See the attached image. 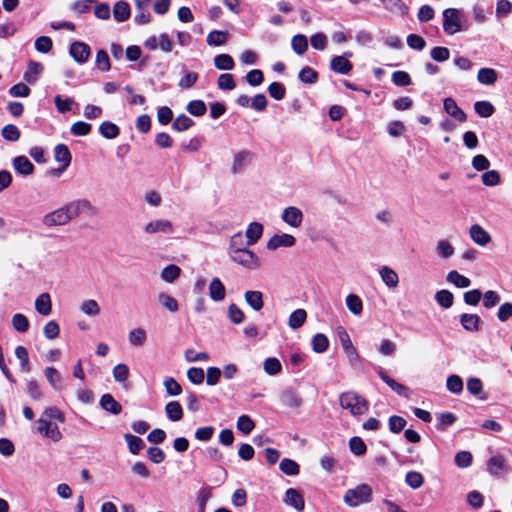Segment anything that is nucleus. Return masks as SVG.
<instances>
[{"label":"nucleus","mask_w":512,"mask_h":512,"mask_svg":"<svg viewBox=\"0 0 512 512\" xmlns=\"http://www.w3.org/2000/svg\"><path fill=\"white\" fill-rule=\"evenodd\" d=\"M446 280L457 288H467L471 285V280L456 270L448 272Z\"/></svg>","instance_id":"nucleus-31"},{"label":"nucleus","mask_w":512,"mask_h":512,"mask_svg":"<svg viewBox=\"0 0 512 512\" xmlns=\"http://www.w3.org/2000/svg\"><path fill=\"white\" fill-rule=\"evenodd\" d=\"M100 405L104 410L114 415H118L122 410V406L110 394H104L101 397Z\"/></svg>","instance_id":"nucleus-30"},{"label":"nucleus","mask_w":512,"mask_h":512,"mask_svg":"<svg viewBox=\"0 0 512 512\" xmlns=\"http://www.w3.org/2000/svg\"><path fill=\"white\" fill-rule=\"evenodd\" d=\"M226 290L221 282V280L217 277L213 278L209 284V296L213 301L219 302L225 298Z\"/></svg>","instance_id":"nucleus-24"},{"label":"nucleus","mask_w":512,"mask_h":512,"mask_svg":"<svg viewBox=\"0 0 512 512\" xmlns=\"http://www.w3.org/2000/svg\"><path fill=\"white\" fill-rule=\"evenodd\" d=\"M445 112L459 122H464L467 118L465 112L459 108L456 101L448 97L443 103Z\"/></svg>","instance_id":"nucleus-20"},{"label":"nucleus","mask_w":512,"mask_h":512,"mask_svg":"<svg viewBox=\"0 0 512 512\" xmlns=\"http://www.w3.org/2000/svg\"><path fill=\"white\" fill-rule=\"evenodd\" d=\"M214 65L219 70H232L234 68V60L228 54H219L214 58Z\"/></svg>","instance_id":"nucleus-46"},{"label":"nucleus","mask_w":512,"mask_h":512,"mask_svg":"<svg viewBox=\"0 0 512 512\" xmlns=\"http://www.w3.org/2000/svg\"><path fill=\"white\" fill-rule=\"evenodd\" d=\"M463 329L470 333H476L481 330L483 321L479 315L473 313H463L459 317Z\"/></svg>","instance_id":"nucleus-15"},{"label":"nucleus","mask_w":512,"mask_h":512,"mask_svg":"<svg viewBox=\"0 0 512 512\" xmlns=\"http://www.w3.org/2000/svg\"><path fill=\"white\" fill-rule=\"evenodd\" d=\"M263 368H264V371L268 374V375H276L278 373L281 372L282 370V365L280 363V361L275 358V357H270V358H267L264 363H263Z\"/></svg>","instance_id":"nucleus-54"},{"label":"nucleus","mask_w":512,"mask_h":512,"mask_svg":"<svg viewBox=\"0 0 512 512\" xmlns=\"http://www.w3.org/2000/svg\"><path fill=\"white\" fill-rule=\"evenodd\" d=\"M194 124L193 120L188 116L182 114L176 117L173 121V128L179 132L188 130Z\"/></svg>","instance_id":"nucleus-61"},{"label":"nucleus","mask_w":512,"mask_h":512,"mask_svg":"<svg viewBox=\"0 0 512 512\" xmlns=\"http://www.w3.org/2000/svg\"><path fill=\"white\" fill-rule=\"evenodd\" d=\"M15 356L20 361L21 368L24 372L30 371L29 355L28 351L24 346H17L15 349Z\"/></svg>","instance_id":"nucleus-58"},{"label":"nucleus","mask_w":512,"mask_h":512,"mask_svg":"<svg viewBox=\"0 0 512 512\" xmlns=\"http://www.w3.org/2000/svg\"><path fill=\"white\" fill-rule=\"evenodd\" d=\"M12 326L16 331L24 333L29 329V321L25 315L16 313L12 317Z\"/></svg>","instance_id":"nucleus-55"},{"label":"nucleus","mask_w":512,"mask_h":512,"mask_svg":"<svg viewBox=\"0 0 512 512\" xmlns=\"http://www.w3.org/2000/svg\"><path fill=\"white\" fill-rule=\"evenodd\" d=\"M474 110L480 117L484 118H488L494 113V107L488 101H477L474 104Z\"/></svg>","instance_id":"nucleus-53"},{"label":"nucleus","mask_w":512,"mask_h":512,"mask_svg":"<svg viewBox=\"0 0 512 512\" xmlns=\"http://www.w3.org/2000/svg\"><path fill=\"white\" fill-rule=\"evenodd\" d=\"M99 132L106 139H115L119 136L120 129L116 124L104 121L99 126Z\"/></svg>","instance_id":"nucleus-35"},{"label":"nucleus","mask_w":512,"mask_h":512,"mask_svg":"<svg viewBox=\"0 0 512 512\" xmlns=\"http://www.w3.org/2000/svg\"><path fill=\"white\" fill-rule=\"evenodd\" d=\"M280 218L289 227L298 229L303 223L304 214L300 208L296 206H288L282 210Z\"/></svg>","instance_id":"nucleus-10"},{"label":"nucleus","mask_w":512,"mask_h":512,"mask_svg":"<svg viewBox=\"0 0 512 512\" xmlns=\"http://www.w3.org/2000/svg\"><path fill=\"white\" fill-rule=\"evenodd\" d=\"M69 53L77 63L83 64L89 59L91 50L86 43L75 41L71 44Z\"/></svg>","instance_id":"nucleus-16"},{"label":"nucleus","mask_w":512,"mask_h":512,"mask_svg":"<svg viewBox=\"0 0 512 512\" xmlns=\"http://www.w3.org/2000/svg\"><path fill=\"white\" fill-rule=\"evenodd\" d=\"M128 341L133 347H141L147 341V332L141 327L134 328L128 333Z\"/></svg>","instance_id":"nucleus-27"},{"label":"nucleus","mask_w":512,"mask_h":512,"mask_svg":"<svg viewBox=\"0 0 512 512\" xmlns=\"http://www.w3.org/2000/svg\"><path fill=\"white\" fill-rule=\"evenodd\" d=\"M254 159V154L249 150H240L233 155L231 163V173L238 175L243 173L251 164Z\"/></svg>","instance_id":"nucleus-8"},{"label":"nucleus","mask_w":512,"mask_h":512,"mask_svg":"<svg viewBox=\"0 0 512 512\" xmlns=\"http://www.w3.org/2000/svg\"><path fill=\"white\" fill-rule=\"evenodd\" d=\"M347 309L355 316L361 315L363 311V302L356 294H348L345 298Z\"/></svg>","instance_id":"nucleus-29"},{"label":"nucleus","mask_w":512,"mask_h":512,"mask_svg":"<svg viewBox=\"0 0 512 512\" xmlns=\"http://www.w3.org/2000/svg\"><path fill=\"white\" fill-rule=\"evenodd\" d=\"M280 470L289 476H295L299 474V465L292 459L284 458L279 464Z\"/></svg>","instance_id":"nucleus-49"},{"label":"nucleus","mask_w":512,"mask_h":512,"mask_svg":"<svg viewBox=\"0 0 512 512\" xmlns=\"http://www.w3.org/2000/svg\"><path fill=\"white\" fill-rule=\"evenodd\" d=\"M165 412L167 417L173 422L179 421L183 417L182 406L177 401L168 402L165 406Z\"/></svg>","instance_id":"nucleus-34"},{"label":"nucleus","mask_w":512,"mask_h":512,"mask_svg":"<svg viewBox=\"0 0 512 512\" xmlns=\"http://www.w3.org/2000/svg\"><path fill=\"white\" fill-rule=\"evenodd\" d=\"M379 275L383 283L390 289L396 288L399 284V276L395 270L389 266H383L379 270Z\"/></svg>","instance_id":"nucleus-22"},{"label":"nucleus","mask_w":512,"mask_h":512,"mask_svg":"<svg viewBox=\"0 0 512 512\" xmlns=\"http://www.w3.org/2000/svg\"><path fill=\"white\" fill-rule=\"evenodd\" d=\"M501 181V177L498 171L488 170L482 175V182L486 186L494 187Z\"/></svg>","instance_id":"nucleus-63"},{"label":"nucleus","mask_w":512,"mask_h":512,"mask_svg":"<svg viewBox=\"0 0 512 512\" xmlns=\"http://www.w3.org/2000/svg\"><path fill=\"white\" fill-rule=\"evenodd\" d=\"M250 246L251 245H248L247 243L245 234H242V232H237L230 237L227 252L234 249H243Z\"/></svg>","instance_id":"nucleus-43"},{"label":"nucleus","mask_w":512,"mask_h":512,"mask_svg":"<svg viewBox=\"0 0 512 512\" xmlns=\"http://www.w3.org/2000/svg\"><path fill=\"white\" fill-rule=\"evenodd\" d=\"M124 438L126 440V443L128 445L129 451L133 455H137L140 453V451L144 447V442L141 438L134 436L132 434H125Z\"/></svg>","instance_id":"nucleus-45"},{"label":"nucleus","mask_w":512,"mask_h":512,"mask_svg":"<svg viewBox=\"0 0 512 512\" xmlns=\"http://www.w3.org/2000/svg\"><path fill=\"white\" fill-rule=\"evenodd\" d=\"M437 304L445 309L450 308L454 302V296L449 290H439L435 294Z\"/></svg>","instance_id":"nucleus-42"},{"label":"nucleus","mask_w":512,"mask_h":512,"mask_svg":"<svg viewBox=\"0 0 512 512\" xmlns=\"http://www.w3.org/2000/svg\"><path fill=\"white\" fill-rule=\"evenodd\" d=\"M372 488L367 484H360L354 488L348 489L344 496L343 502L351 508L367 504L372 501Z\"/></svg>","instance_id":"nucleus-5"},{"label":"nucleus","mask_w":512,"mask_h":512,"mask_svg":"<svg viewBox=\"0 0 512 512\" xmlns=\"http://www.w3.org/2000/svg\"><path fill=\"white\" fill-rule=\"evenodd\" d=\"M311 345L315 353H324L329 347V340L323 333H317L313 336Z\"/></svg>","instance_id":"nucleus-39"},{"label":"nucleus","mask_w":512,"mask_h":512,"mask_svg":"<svg viewBox=\"0 0 512 512\" xmlns=\"http://www.w3.org/2000/svg\"><path fill=\"white\" fill-rule=\"evenodd\" d=\"M227 254L233 263L244 269L254 271L259 269L261 266L259 256L250 250L249 247L243 249H234L232 251H228Z\"/></svg>","instance_id":"nucleus-4"},{"label":"nucleus","mask_w":512,"mask_h":512,"mask_svg":"<svg viewBox=\"0 0 512 512\" xmlns=\"http://www.w3.org/2000/svg\"><path fill=\"white\" fill-rule=\"evenodd\" d=\"M181 273V269L174 264L164 267L161 271V279L167 283H173Z\"/></svg>","instance_id":"nucleus-44"},{"label":"nucleus","mask_w":512,"mask_h":512,"mask_svg":"<svg viewBox=\"0 0 512 512\" xmlns=\"http://www.w3.org/2000/svg\"><path fill=\"white\" fill-rule=\"evenodd\" d=\"M96 207L87 199H76L47 213L42 219L46 227L63 226L81 214L95 215Z\"/></svg>","instance_id":"nucleus-1"},{"label":"nucleus","mask_w":512,"mask_h":512,"mask_svg":"<svg viewBox=\"0 0 512 512\" xmlns=\"http://www.w3.org/2000/svg\"><path fill=\"white\" fill-rule=\"evenodd\" d=\"M497 78V72L492 68H481L477 74V80L484 85L494 84Z\"/></svg>","instance_id":"nucleus-36"},{"label":"nucleus","mask_w":512,"mask_h":512,"mask_svg":"<svg viewBox=\"0 0 512 512\" xmlns=\"http://www.w3.org/2000/svg\"><path fill=\"white\" fill-rule=\"evenodd\" d=\"M237 429L244 434H250L255 427L254 421L247 415H241L236 423Z\"/></svg>","instance_id":"nucleus-56"},{"label":"nucleus","mask_w":512,"mask_h":512,"mask_svg":"<svg viewBox=\"0 0 512 512\" xmlns=\"http://www.w3.org/2000/svg\"><path fill=\"white\" fill-rule=\"evenodd\" d=\"M43 71L42 64L31 61L28 64V70L24 75V78L29 83H34L37 80L38 75Z\"/></svg>","instance_id":"nucleus-50"},{"label":"nucleus","mask_w":512,"mask_h":512,"mask_svg":"<svg viewBox=\"0 0 512 512\" xmlns=\"http://www.w3.org/2000/svg\"><path fill=\"white\" fill-rule=\"evenodd\" d=\"M447 389L454 394H459L463 390V381L458 375H451L446 381Z\"/></svg>","instance_id":"nucleus-59"},{"label":"nucleus","mask_w":512,"mask_h":512,"mask_svg":"<svg viewBox=\"0 0 512 512\" xmlns=\"http://www.w3.org/2000/svg\"><path fill=\"white\" fill-rule=\"evenodd\" d=\"M113 16L119 22L127 20L130 17V7L128 3L124 1L117 2L113 9Z\"/></svg>","instance_id":"nucleus-41"},{"label":"nucleus","mask_w":512,"mask_h":512,"mask_svg":"<svg viewBox=\"0 0 512 512\" xmlns=\"http://www.w3.org/2000/svg\"><path fill=\"white\" fill-rule=\"evenodd\" d=\"M228 33L222 30H214L207 35V44L209 46H221L228 40Z\"/></svg>","instance_id":"nucleus-37"},{"label":"nucleus","mask_w":512,"mask_h":512,"mask_svg":"<svg viewBox=\"0 0 512 512\" xmlns=\"http://www.w3.org/2000/svg\"><path fill=\"white\" fill-rule=\"evenodd\" d=\"M112 374L116 382H126L130 374L129 367L124 363H119L113 367Z\"/></svg>","instance_id":"nucleus-48"},{"label":"nucleus","mask_w":512,"mask_h":512,"mask_svg":"<svg viewBox=\"0 0 512 512\" xmlns=\"http://www.w3.org/2000/svg\"><path fill=\"white\" fill-rule=\"evenodd\" d=\"M379 377L397 394L408 396V388L389 377L383 370H379Z\"/></svg>","instance_id":"nucleus-32"},{"label":"nucleus","mask_w":512,"mask_h":512,"mask_svg":"<svg viewBox=\"0 0 512 512\" xmlns=\"http://www.w3.org/2000/svg\"><path fill=\"white\" fill-rule=\"evenodd\" d=\"M291 46L295 53L301 55L308 48V40L305 35L297 34L291 40Z\"/></svg>","instance_id":"nucleus-47"},{"label":"nucleus","mask_w":512,"mask_h":512,"mask_svg":"<svg viewBox=\"0 0 512 512\" xmlns=\"http://www.w3.org/2000/svg\"><path fill=\"white\" fill-rule=\"evenodd\" d=\"M163 385L169 396H178L182 393L181 385L173 377H165Z\"/></svg>","instance_id":"nucleus-52"},{"label":"nucleus","mask_w":512,"mask_h":512,"mask_svg":"<svg viewBox=\"0 0 512 512\" xmlns=\"http://www.w3.org/2000/svg\"><path fill=\"white\" fill-rule=\"evenodd\" d=\"M14 169L21 175L28 176L33 173L34 166L25 156H18L13 160Z\"/></svg>","instance_id":"nucleus-28"},{"label":"nucleus","mask_w":512,"mask_h":512,"mask_svg":"<svg viewBox=\"0 0 512 512\" xmlns=\"http://www.w3.org/2000/svg\"><path fill=\"white\" fill-rule=\"evenodd\" d=\"M483 297V306L486 309H491L500 303L501 297L498 292L494 290H488L484 294Z\"/></svg>","instance_id":"nucleus-51"},{"label":"nucleus","mask_w":512,"mask_h":512,"mask_svg":"<svg viewBox=\"0 0 512 512\" xmlns=\"http://www.w3.org/2000/svg\"><path fill=\"white\" fill-rule=\"evenodd\" d=\"M280 402L283 406L296 409L302 405L303 400L297 391L292 388H287L282 391Z\"/></svg>","instance_id":"nucleus-18"},{"label":"nucleus","mask_w":512,"mask_h":512,"mask_svg":"<svg viewBox=\"0 0 512 512\" xmlns=\"http://www.w3.org/2000/svg\"><path fill=\"white\" fill-rule=\"evenodd\" d=\"M299 79L305 84H313L318 79V73L310 67H304L299 73Z\"/></svg>","instance_id":"nucleus-64"},{"label":"nucleus","mask_w":512,"mask_h":512,"mask_svg":"<svg viewBox=\"0 0 512 512\" xmlns=\"http://www.w3.org/2000/svg\"><path fill=\"white\" fill-rule=\"evenodd\" d=\"M43 334L49 340L57 338L60 334V327L58 323L54 320L48 321L43 327Z\"/></svg>","instance_id":"nucleus-60"},{"label":"nucleus","mask_w":512,"mask_h":512,"mask_svg":"<svg viewBox=\"0 0 512 512\" xmlns=\"http://www.w3.org/2000/svg\"><path fill=\"white\" fill-rule=\"evenodd\" d=\"M64 422L65 416L60 409L57 407H47L43 410L36 422L37 432L40 436L57 443L63 438L58 423Z\"/></svg>","instance_id":"nucleus-2"},{"label":"nucleus","mask_w":512,"mask_h":512,"mask_svg":"<svg viewBox=\"0 0 512 512\" xmlns=\"http://www.w3.org/2000/svg\"><path fill=\"white\" fill-rule=\"evenodd\" d=\"M54 160L61 164V167L55 171V175L60 176L71 163V153L65 144L55 146Z\"/></svg>","instance_id":"nucleus-12"},{"label":"nucleus","mask_w":512,"mask_h":512,"mask_svg":"<svg viewBox=\"0 0 512 512\" xmlns=\"http://www.w3.org/2000/svg\"><path fill=\"white\" fill-rule=\"evenodd\" d=\"M157 303L170 313H176L179 310V304L176 298L166 292L157 294Z\"/></svg>","instance_id":"nucleus-23"},{"label":"nucleus","mask_w":512,"mask_h":512,"mask_svg":"<svg viewBox=\"0 0 512 512\" xmlns=\"http://www.w3.org/2000/svg\"><path fill=\"white\" fill-rule=\"evenodd\" d=\"M352 53L347 52L341 56H335L331 59L330 68L339 74H348L352 70V64L349 62L348 57H351Z\"/></svg>","instance_id":"nucleus-17"},{"label":"nucleus","mask_w":512,"mask_h":512,"mask_svg":"<svg viewBox=\"0 0 512 512\" xmlns=\"http://www.w3.org/2000/svg\"><path fill=\"white\" fill-rule=\"evenodd\" d=\"M435 251L442 259H449L455 253L454 246L446 239L439 240L436 243Z\"/></svg>","instance_id":"nucleus-33"},{"label":"nucleus","mask_w":512,"mask_h":512,"mask_svg":"<svg viewBox=\"0 0 512 512\" xmlns=\"http://www.w3.org/2000/svg\"><path fill=\"white\" fill-rule=\"evenodd\" d=\"M283 502L297 512H302L305 507L304 497L300 491L295 488H288L285 492Z\"/></svg>","instance_id":"nucleus-14"},{"label":"nucleus","mask_w":512,"mask_h":512,"mask_svg":"<svg viewBox=\"0 0 512 512\" xmlns=\"http://www.w3.org/2000/svg\"><path fill=\"white\" fill-rule=\"evenodd\" d=\"M246 303L255 311H259L263 308V294L258 290H249L244 294Z\"/></svg>","instance_id":"nucleus-26"},{"label":"nucleus","mask_w":512,"mask_h":512,"mask_svg":"<svg viewBox=\"0 0 512 512\" xmlns=\"http://www.w3.org/2000/svg\"><path fill=\"white\" fill-rule=\"evenodd\" d=\"M340 406L348 410L352 416H360L367 413L369 409L368 401L359 394L349 391L339 396Z\"/></svg>","instance_id":"nucleus-3"},{"label":"nucleus","mask_w":512,"mask_h":512,"mask_svg":"<svg viewBox=\"0 0 512 512\" xmlns=\"http://www.w3.org/2000/svg\"><path fill=\"white\" fill-rule=\"evenodd\" d=\"M487 471L491 476L501 477L511 471L504 455L495 454L487 461Z\"/></svg>","instance_id":"nucleus-9"},{"label":"nucleus","mask_w":512,"mask_h":512,"mask_svg":"<svg viewBox=\"0 0 512 512\" xmlns=\"http://www.w3.org/2000/svg\"><path fill=\"white\" fill-rule=\"evenodd\" d=\"M80 311L89 317H96L100 314L101 309L96 300L88 299L80 304Z\"/></svg>","instance_id":"nucleus-38"},{"label":"nucleus","mask_w":512,"mask_h":512,"mask_svg":"<svg viewBox=\"0 0 512 512\" xmlns=\"http://www.w3.org/2000/svg\"><path fill=\"white\" fill-rule=\"evenodd\" d=\"M405 482L413 489H418L423 485L424 478L421 473L417 471H410L406 474Z\"/></svg>","instance_id":"nucleus-57"},{"label":"nucleus","mask_w":512,"mask_h":512,"mask_svg":"<svg viewBox=\"0 0 512 512\" xmlns=\"http://www.w3.org/2000/svg\"><path fill=\"white\" fill-rule=\"evenodd\" d=\"M36 311L43 316H48L52 311V301L48 293L40 294L35 300Z\"/></svg>","instance_id":"nucleus-25"},{"label":"nucleus","mask_w":512,"mask_h":512,"mask_svg":"<svg viewBox=\"0 0 512 512\" xmlns=\"http://www.w3.org/2000/svg\"><path fill=\"white\" fill-rule=\"evenodd\" d=\"M470 239L476 245L485 247L492 242V237L488 231H486L481 225L473 224L469 228Z\"/></svg>","instance_id":"nucleus-13"},{"label":"nucleus","mask_w":512,"mask_h":512,"mask_svg":"<svg viewBox=\"0 0 512 512\" xmlns=\"http://www.w3.org/2000/svg\"><path fill=\"white\" fill-rule=\"evenodd\" d=\"M228 317L234 324H241L245 320L244 312L235 304L229 305Z\"/></svg>","instance_id":"nucleus-62"},{"label":"nucleus","mask_w":512,"mask_h":512,"mask_svg":"<svg viewBox=\"0 0 512 512\" xmlns=\"http://www.w3.org/2000/svg\"><path fill=\"white\" fill-rule=\"evenodd\" d=\"M44 375L51 388L55 391H62L65 388L61 373L54 367H46L44 369Z\"/></svg>","instance_id":"nucleus-19"},{"label":"nucleus","mask_w":512,"mask_h":512,"mask_svg":"<svg viewBox=\"0 0 512 512\" xmlns=\"http://www.w3.org/2000/svg\"><path fill=\"white\" fill-rule=\"evenodd\" d=\"M306 318V311L304 309H297L290 314L288 325L292 329H298L304 324Z\"/></svg>","instance_id":"nucleus-40"},{"label":"nucleus","mask_w":512,"mask_h":512,"mask_svg":"<svg viewBox=\"0 0 512 512\" xmlns=\"http://www.w3.org/2000/svg\"><path fill=\"white\" fill-rule=\"evenodd\" d=\"M143 232L148 236L155 234H172L174 233V225L167 219H152L144 225Z\"/></svg>","instance_id":"nucleus-7"},{"label":"nucleus","mask_w":512,"mask_h":512,"mask_svg":"<svg viewBox=\"0 0 512 512\" xmlns=\"http://www.w3.org/2000/svg\"><path fill=\"white\" fill-rule=\"evenodd\" d=\"M443 30L448 35H454L463 30V12L456 8L443 11Z\"/></svg>","instance_id":"nucleus-6"},{"label":"nucleus","mask_w":512,"mask_h":512,"mask_svg":"<svg viewBox=\"0 0 512 512\" xmlns=\"http://www.w3.org/2000/svg\"><path fill=\"white\" fill-rule=\"evenodd\" d=\"M264 227L259 222H251L245 231L248 245H255L263 235Z\"/></svg>","instance_id":"nucleus-21"},{"label":"nucleus","mask_w":512,"mask_h":512,"mask_svg":"<svg viewBox=\"0 0 512 512\" xmlns=\"http://www.w3.org/2000/svg\"><path fill=\"white\" fill-rule=\"evenodd\" d=\"M296 239L293 235L288 233L275 234L266 243V248L269 251H275L279 248H289L294 246Z\"/></svg>","instance_id":"nucleus-11"}]
</instances>
